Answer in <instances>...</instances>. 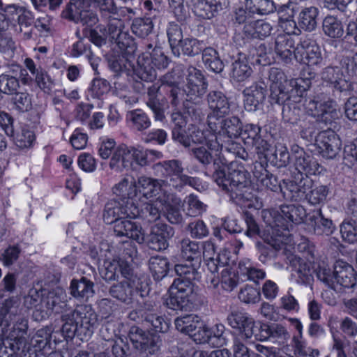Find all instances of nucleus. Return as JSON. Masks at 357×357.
<instances>
[{
	"instance_id": "64",
	"label": "nucleus",
	"mask_w": 357,
	"mask_h": 357,
	"mask_svg": "<svg viewBox=\"0 0 357 357\" xmlns=\"http://www.w3.org/2000/svg\"><path fill=\"white\" fill-rule=\"evenodd\" d=\"M209 333H211L209 344L213 347H221L227 344V338L225 335V327L223 324H215L209 328Z\"/></svg>"
},
{
	"instance_id": "50",
	"label": "nucleus",
	"mask_w": 357,
	"mask_h": 357,
	"mask_svg": "<svg viewBox=\"0 0 357 357\" xmlns=\"http://www.w3.org/2000/svg\"><path fill=\"white\" fill-rule=\"evenodd\" d=\"M317 8L311 6L301 10L298 17L299 26L307 31H312L317 26Z\"/></svg>"
},
{
	"instance_id": "22",
	"label": "nucleus",
	"mask_w": 357,
	"mask_h": 357,
	"mask_svg": "<svg viewBox=\"0 0 357 357\" xmlns=\"http://www.w3.org/2000/svg\"><path fill=\"white\" fill-rule=\"evenodd\" d=\"M66 298V294L62 289H54L42 298V305L50 312L64 314L71 310Z\"/></svg>"
},
{
	"instance_id": "26",
	"label": "nucleus",
	"mask_w": 357,
	"mask_h": 357,
	"mask_svg": "<svg viewBox=\"0 0 357 357\" xmlns=\"http://www.w3.org/2000/svg\"><path fill=\"white\" fill-rule=\"evenodd\" d=\"M266 85L263 82L254 83L243 90L244 103L247 110L255 111L263 104L266 96Z\"/></svg>"
},
{
	"instance_id": "5",
	"label": "nucleus",
	"mask_w": 357,
	"mask_h": 357,
	"mask_svg": "<svg viewBox=\"0 0 357 357\" xmlns=\"http://www.w3.org/2000/svg\"><path fill=\"white\" fill-rule=\"evenodd\" d=\"M203 139L199 142H192V144L196 146L190 149V155L198 162L204 167L213 164L214 169H218V166L221 165L220 159L217 160V156L220 151H222L223 146L217 139V136L211 134L208 130H203Z\"/></svg>"
},
{
	"instance_id": "13",
	"label": "nucleus",
	"mask_w": 357,
	"mask_h": 357,
	"mask_svg": "<svg viewBox=\"0 0 357 357\" xmlns=\"http://www.w3.org/2000/svg\"><path fill=\"white\" fill-rule=\"evenodd\" d=\"M294 55L298 62L309 66H319L322 61L319 47L314 40L307 38L301 39L294 51Z\"/></svg>"
},
{
	"instance_id": "16",
	"label": "nucleus",
	"mask_w": 357,
	"mask_h": 357,
	"mask_svg": "<svg viewBox=\"0 0 357 357\" xmlns=\"http://www.w3.org/2000/svg\"><path fill=\"white\" fill-rule=\"evenodd\" d=\"M169 296L165 301L166 306L174 310H182L190 303L193 287L188 282L183 283L174 280L169 289Z\"/></svg>"
},
{
	"instance_id": "31",
	"label": "nucleus",
	"mask_w": 357,
	"mask_h": 357,
	"mask_svg": "<svg viewBox=\"0 0 357 357\" xmlns=\"http://www.w3.org/2000/svg\"><path fill=\"white\" fill-rule=\"evenodd\" d=\"M233 59L234 61L231 65L230 77L237 82L246 80L252 73V68L248 63V56L245 53L239 52Z\"/></svg>"
},
{
	"instance_id": "4",
	"label": "nucleus",
	"mask_w": 357,
	"mask_h": 357,
	"mask_svg": "<svg viewBox=\"0 0 357 357\" xmlns=\"http://www.w3.org/2000/svg\"><path fill=\"white\" fill-rule=\"evenodd\" d=\"M179 77L178 74L175 70H172L160 79V85L153 84L147 88L146 105L153 112L155 121H162L165 118L163 104L160 99L161 90L167 93L173 107H177L180 104L183 93L178 87Z\"/></svg>"
},
{
	"instance_id": "9",
	"label": "nucleus",
	"mask_w": 357,
	"mask_h": 357,
	"mask_svg": "<svg viewBox=\"0 0 357 357\" xmlns=\"http://www.w3.org/2000/svg\"><path fill=\"white\" fill-rule=\"evenodd\" d=\"M138 194L147 199L158 196L157 200L165 203H167L173 196L164 188L163 181L145 176H139L137 181L134 180V188H132L130 195H135V197Z\"/></svg>"
},
{
	"instance_id": "18",
	"label": "nucleus",
	"mask_w": 357,
	"mask_h": 357,
	"mask_svg": "<svg viewBox=\"0 0 357 357\" xmlns=\"http://www.w3.org/2000/svg\"><path fill=\"white\" fill-rule=\"evenodd\" d=\"M261 127L253 123L246 124L242 130L241 135L245 144L251 146L254 151L261 158L265 155V153L269 150L270 144L264 139L261 135Z\"/></svg>"
},
{
	"instance_id": "45",
	"label": "nucleus",
	"mask_w": 357,
	"mask_h": 357,
	"mask_svg": "<svg viewBox=\"0 0 357 357\" xmlns=\"http://www.w3.org/2000/svg\"><path fill=\"white\" fill-rule=\"evenodd\" d=\"M190 264H179L174 266V270L178 278L174 280H178L183 283L188 282L190 286L193 287L192 282L197 280L199 277L198 268L200 266H195L193 261H189Z\"/></svg>"
},
{
	"instance_id": "3",
	"label": "nucleus",
	"mask_w": 357,
	"mask_h": 357,
	"mask_svg": "<svg viewBox=\"0 0 357 357\" xmlns=\"http://www.w3.org/2000/svg\"><path fill=\"white\" fill-rule=\"evenodd\" d=\"M63 322L61 332L66 338L75 336L81 340H87L98 325V316L90 305H81L69 313L62 314Z\"/></svg>"
},
{
	"instance_id": "35",
	"label": "nucleus",
	"mask_w": 357,
	"mask_h": 357,
	"mask_svg": "<svg viewBox=\"0 0 357 357\" xmlns=\"http://www.w3.org/2000/svg\"><path fill=\"white\" fill-rule=\"evenodd\" d=\"M182 257L187 261H193L195 266L201 265V242L185 238L178 243Z\"/></svg>"
},
{
	"instance_id": "54",
	"label": "nucleus",
	"mask_w": 357,
	"mask_h": 357,
	"mask_svg": "<svg viewBox=\"0 0 357 357\" xmlns=\"http://www.w3.org/2000/svg\"><path fill=\"white\" fill-rule=\"evenodd\" d=\"M12 109L18 113H24L31 110L32 100L27 92H18L13 94L10 101Z\"/></svg>"
},
{
	"instance_id": "1",
	"label": "nucleus",
	"mask_w": 357,
	"mask_h": 357,
	"mask_svg": "<svg viewBox=\"0 0 357 357\" xmlns=\"http://www.w3.org/2000/svg\"><path fill=\"white\" fill-rule=\"evenodd\" d=\"M18 299L10 297L0 308V357H24L30 350L28 319L20 314Z\"/></svg>"
},
{
	"instance_id": "6",
	"label": "nucleus",
	"mask_w": 357,
	"mask_h": 357,
	"mask_svg": "<svg viewBox=\"0 0 357 357\" xmlns=\"http://www.w3.org/2000/svg\"><path fill=\"white\" fill-rule=\"evenodd\" d=\"M172 122L174 124L172 129V139L176 143L185 148L190 149L192 142H199L203 139V130L190 124L187 129V119L180 112H175L171 116Z\"/></svg>"
},
{
	"instance_id": "41",
	"label": "nucleus",
	"mask_w": 357,
	"mask_h": 357,
	"mask_svg": "<svg viewBox=\"0 0 357 357\" xmlns=\"http://www.w3.org/2000/svg\"><path fill=\"white\" fill-rule=\"evenodd\" d=\"M100 14L102 20H107L114 16L121 17L126 13L134 14V11L130 8H119L114 0H97L95 1Z\"/></svg>"
},
{
	"instance_id": "58",
	"label": "nucleus",
	"mask_w": 357,
	"mask_h": 357,
	"mask_svg": "<svg viewBox=\"0 0 357 357\" xmlns=\"http://www.w3.org/2000/svg\"><path fill=\"white\" fill-rule=\"evenodd\" d=\"M153 23L151 17H137L131 25L132 32L139 38H145L151 33Z\"/></svg>"
},
{
	"instance_id": "20",
	"label": "nucleus",
	"mask_w": 357,
	"mask_h": 357,
	"mask_svg": "<svg viewBox=\"0 0 357 357\" xmlns=\"http://www.w3.org/2000/svg\"><path fill=\"white\" fill-rule=\"evenodd\" d=\"M312 181L302 176L298 181H283L281 192L284 199L300 202L305 199L307 192L311 188Z\"/></svg>"
},
{
	"instance_id": "23",
	"label": "nucleus",
	"mask_w": 357,
	"mask_h": 357,
	"mask_svg": "<svg viewBox=\"0 0 357 357\" xmlns=\"http://www.w3.org/2000/svg\"><path fill=\"white\" fill-rule=\"evenodd\" d=\"M321 77L324 82L340 92L349 91L353 89L351 82L347 79L342 68L339 66L326 67L321 71Z\"/></svg>"
},
{
	"instance_id": "49",
	"label": "nucleus",
	"mask_w": 357,
	"mask_h": 357,
	"mask_svg": "<svg viewBox=\"0 0 357 357\" xmlns=\"http://www.w3.org/2000/svg\"><path fill=\"white\" fill-rule=\"evenodd\" d=\"M272 31L270 23L263 20H256L251 25H245L243 32L252 38L262 39L268 36Z\"/></svg>"
},
{
	"instance_id": "21",
	"label": "nucleus",
	"mask_w": 357,
	"mask_h": 357,
	"mask_svg": "<svg viewBox=\"0 0 357 357\" xmlns=\"http://www.w3.org/2000/svg\"><path fill=\"white\" fill-rule=\"evenodd\" d=\"M320 154L326 159H333L337 155L341 146L340 138L331 130L324 131L316 139Z\"/></svg>"
},
{
	"instance_id": "14",
	"label": "nucleus",
	"mask_w": 357,
	"mask_h": 357,
	"mask_svg": "<svg viewBox=\"0 0 357 357\" xmlns=\"http://www.w3.org/2000/svg\"><path fill=\"white\" fill-rule=\"evenodd\" d=\"M292 158L295 169L301 174L307 178L311 175L319 174L324 170V167L312 157L307 153L304 149L298 145L291 147Z\"/></svg>"
},
{
	"instance_id": "25",
	"label": "nucleus",
	"mask_w": 357,
	"mask_h": 357,
	"mask_svg": "<svg viewBox=\"0 0 357 357\" xmlns=\"http://www.w3.org/2000/svg\"><path fill=\"white\" fill-rule=\"evenodd\" d=\"M268 77L271 82L270 98L274 103L284 102L286 95L282 84L287 81L285 74L281 69L273 67L268 70Z\"/></svg>"
},
{
	"instance_id": "43",
	"label": "nucleus",
	"mask_w": 357,
	"mask_h": 357,
	"mask_svg": "<svg viewBox=\"0 0 357 357\" xmlns=\"http://www.w3.org/2000/svg\"><path fill=\"white\" fill-rule=\"evenodd\" d=\"M129 153L131 167L134 162L141 167L149 165L153 158H160L162 156V153L158 151L151 149L139 150L134 147H129Z\"/></svg>"
},
{
	"instance_id": "33",
	"label": "nucleus",
	"mask_w": 357,
	"mask_h": 357,
	"mask_svg": "<svg viewBox=\"0 0 357 357\" xmlns=\"http://www.w3.org/2000/svg\"><path fill=\"white\" fill-rule=\"evenodd\" d=\"M161 181L164 182L165 189L167 186H169L178 191H181L185 185H189L200 192L206 190L205 185L199 178L189 176L184 174L168 177Z\"/></svg>"
},
{
	"instance_id": "32",
	"label": "nucleus",
	"mask_w": 357,
	"mask_h": 357,
	"mask_svg": "<svg viewBox=\"0 0 357 357\" xmlns=\"http://www.w3.org/2000/svg\"><path fill=\"white\" fill-rule=\"evenodd\" d=\"M335 289L337 285L344 288H352L356 283V273L354 268L344 261H337L335 264Z\"/></svg>"
},
{
	"instance_id": "7",
	"label": "nucleus",
	"mask_w": 357,
	"mask_h": 357,
	"mask_svg": "<svg viewBox=\"0 0 357 357\" xmlns=\"http://www.w3.org/2000/svg\"><path fill=\"white\" fill-rule=\"evenodd\" d=\"M128 337L133 347L143 357L155 355L160 351L162 340L156 333L145 331L138 326H132Z\"/></svg>"
},
{
	"instance_id": "47",
	"label": "nucleus",
	"mask_w": 357,
	"mask_h": 357,
	"mask_svg": "<svg viewBox=\"0 0 357 357\" xmlns=\"http://www.w3.org/2000/svg\"><path fill=\"white\" fill-rule=\"evenodd\" d=\"M202 53V61L206 68L215 73H220L223 70V62L214 48L204 46Z\"/></svg>"
},
{
	"instance_id": "39",
	"label": "nucleus",
	"mask_w": 357,
	"mask_h": 357,
	"mask_svg": "<svg viewBox=\"0 0 357 357\" xmlns=\"http://www.w3.org/2000/svg\"><path fill=\"white\" fill-rule=\"evenodd\" d=\"M253 174L257 181L266 188L273 192H276L278 190H281L282 185L277 177L270 173L262 162H255Z\"/></svg>"
},
{
	"instance_id": "59",
	"label": "nucleus",
	"mask_w": 357,
	"mask_h": 357,
	"mask_svg": "<svg viewBox=\"0 0 357 357\" xmlns=\"http://www.w3.org/2000/svg\"><path fill=\"white\" fill-rule=\"evenodd\" d=\"M127 118L132 123V127L138 131L146 130L151 125V119L142 109H134L128 112Z\"/></svg>"
},
{
	"instance_id": "34",
	"label": "nucleus",
	"mask_w": 357,
	"mask_h": 357,
	"mask_svg": "<svg viewBox=\"0 0 357 357\" xmlns=\"http://www.w3.org/2000/svg\"><path fill=\"white\" fill-rule=\"evenodd\" d=\"M336 102L331 98L323 100L320 98L317 104V109L319 112L318 116H311L316 119V121L324 122L325 124L331 123L333 120L338 118L339 111L337 109Z\"/></svg>"
},
{
	"instance_id": "55",
	"label": "nucleus",
	"mask_w": 357,
	"mask_h": 357,
	"mask_svg": "<svg viewBox=\"0 0 357 357\" xmlns=\"http://www.w3.org/2000/svg\"><path fill=\"white\" fill-rule=\"evenodd\" d=\"M330 192V187L328 185H317L307 192L305 199L312 206L323 204L326 202Z\"/></svg>"
},
{
	"instance_id": "61",
	"label": "nucleus",
	"mask_w": 357,
	"mask_h": 357,
	"mask_svg": "<svg viewBox=\"0 0 357 357\" xmlns=\"http://www.w3.org/2000/svg\"><path fill=\"white\" fill-rule=\"evenodd\" d=\"M256 13L248 0H245V6L240 7L235 11L234 20L239 24L251 25L256 20Z\"/></svg>"
},
{
	"instance_id": "62",
	"label": "nucleus",
	"mask_w": 357,
	"mask_h": 357,
	"mask_svg": "<svg viewBox=\"0 0 357 357\" xmlns=\"http://www.w3.org/2000/svg\"><path fill=\"white\" fill-rule=\"evenodd\" d=\"M20 81L15 76L3 73L0 75V92L6 95H13L20 89Z\"/></svg>"
},
{
	"instance_id": "37",
	"label": "nucleus",
	"mask_w": 357,
	"mask_h": 357,
	"mask_svg": "<svg viewBox=\"0 0 357 357\" xmlns=\"http://www.w3.org/2000/svg\"><path fill=\"white\" fill-rule=\"evenodd\" d=\"M309 220L316 234L329 236L335 230V225L331 218L325 215L321 208L311 215Z\"/></svg>"
},
{
	"instance_id": "12",
	"label": "nucleus",
	"mask_w": 357,
	"mask_h": 357,
	"mask_svg": "<svg viewBox=\"0 0 357 357\" xmlns=\"http://www.w3.org/2000/svg\"><path fill=\"white\" fill-rule=\"evenodd\" d=\"M227 320L231 328L239 331L242 338L248 340L255 337L257 340L261 323L255 322L247 313L240 311L231 312L227 316Z\"/></svg>"
},
{
	"instance_id": "48",
	"label": "nucleus",
	"mask_w": 357,
	"mask_h": 357,
	"mask_svg": "<svg viewBox=\"0 0 357 357\" xmlns=\"http://www.w3.org/2000/svg\"><path fill=\"white\" fill-rule=\"evenodd\" d=\"M134 216L132 219L139 218L142 220L151 223L155 222L160 218V210L152 203H145L140 208L135 203Z\"/></svg>"
},
{
	"instance_id": "24",
	"label": "nucleus",
	"mask_w": 357,
	"mask_h": 357,
	"mask_svg": "<svg viewBox=\"0 0 357 357\" xmlns=\"http://www.w3.org/2000/svg\"><path fill=\"white\" fill-rule=\"evenodd\" d=\"M107 326H102L100 333L103 340H100L98 346H101L102 349L105 347H111L112 355L114 357H128L132 354V350L126 337H117L115 339L112 338L105 334L107 331Z\"/></svg>"
},
{
	"instance_id": "52",
	"label": "nucleus",
	"mask_w": 357,
	"mask_h": 357,
	"mask_svg": "<svg viewBox=\"0 0 357 357\" xmlns=\"http://www.w3.org/2000/svg\"><path fill=\"white\" fill-rule=\"evenodd\" d=\"M149 269L155 280L165 278L169 269V262L165 257L154 256L149 259Z\"/></svg>"
},
{
	"instance_id": "46",
	"label": "nucleus",
	"mask_w": 357,
	"mask_h": 357,
	"mask_svg": "<svg viewBox=\"0 0 357 357\" xmlns=\"http://www.w3.org/2000/svg\"><path fill=\"white\" fill-rule=\"evenodd\" d=\"M17 20L20 32L23 34V38L30 40L33 36V28L35 22L33 14L26 8H22L19 10V16Z\"/></svg>"
},
{
	"instance_id": "15",
	"label": "nucleus",
	"mask_w": 357,
	"mask_h": 357,
	"mask_svg": "<svg viewBox=\"0 0 357 357\" xmlns=\"http://www.w3.org/2000/svg\"><path fill=\"white\" fill-rule=\"evenodd\" d=\"M186 84L184 91L188 100L197 102L206 93L208 83L202 72L194 66L187 68Z\"/></svg>"
},
{
	"instance_id": "8",
	"label": "nucleus",
	"mask_w": 357,
	"mask_h": 357,
	"mask_svg": "<svg viewBox=\"0 0 357 357\" xmlns=\"http://www.w3.org/2000/svg\"><path fill=\"white\" fill-rule=\"evenodd\" d=\"M306 216V211L303 206L299 204H282L275 215L273 223L270 224L271 227L276 231V234L280 236V229L286 231H289L292 224L298 225L303 222Z\"/></svg>"
},
{
	"instance_id": "57",
	"label": "nucleus",
	"mask_w": 357,
	"mask_h": 357,
	"mask_svg": "<svg viewBox=\"0 0 357 357\" xmlns=\"http://www.w3.org/2000/svg\"><path fill=\"white\" fill-rule=\"evenodd\" d=\"M154 169L160 170L165 178L183 174L182 162L178 160H170L154 165Z\"/></svg>"
},
{
	"instance_id": "40",
	"label": "nucleus",
	"mask_w": 357,
	"mask_h": 357,
	"mask_svg": "<svg viewBox=\"0 0 357 357\" xmlns=\"http://www.w3.org/2000/svg\"><path fill=\"white\" fill-rule=\"evenodd\" d=\"M129 153V147L122 145L116 148L109 161V167L111 169L121 172L125 169L131 167V160Z\"/></svg>"
},
{
	"instance_id": "44",
	"label": "nucleus",
	"mask_w": 357,
	"mask_h": 357,
	"mask_svg": "<svg viewBox=\"0 0 357 357\" xmlns=\"http://www.w3.org/2000/svg\"><path fill=\"white\" fill-rule=\"evenodd\" d=\"M281 104H283L282 111L283 122L290 125H298L305 114L301 109V104L289 100H287L280 105Z\"/></svg>"
},
{
	"instance_id": "42",
	"label": "nucleus",
	"mask_w": 357,
	"mask_h": 357,
	"mask_svg": "<svg viewBox=\"0 0 357 357\" xmlns=\"http://www.w3.org/2000/svg\"><path fill=\"white\" fill-rule=\"evenodd\" d=\"M287 260L292 271L297 274L301 282L303 284L310 282L312 278L310 264L305 260L295 255L288 256Z\"/></svg>"
},
{
	"instance_id": "29",
	"label": "nucleus",
	"mask_w": 357,
	"mask_h": 357,
	"mask_svg": "<svg viewBox=\"0 0 357 357\" xmlns=\"http://www.w3.org/2000/svg\"><path fill=\"white\" fill-rule=\"evenodd\" d=\"M295 42L288 34H278L274 42V51L278 58L284 63H291L295 50Z\"/></svg>"
},
{
	"instance_id": "56",
	"label": "nucleus",
	"mask_w": 357,
	"mask_h": 357,
	"mask_svg": "<svg viewBox=\"0 0 357 357\" xmlns=\"http://www.w3.org/2000/svg\"><path fill=\"white\" fill-rule=\"evenodd\" d=\"M323 31L324 33L333 38H340L344 34L342 22L335 17L326 16L323 21Z\"/></svg>"
},
{
	"instance_id": "60",
	"label": "nucleus",
	"mask_w": 357,
	"mask_h": 357,
	"mask_svg": "<svg viewBox=\"0 0 357 357\" xmlns=\"http://www.w3.org/2000/svg\"><path fill=\"white\" fill-rule=\"evenodd\" d=\"M167 34L172 52L176 54V52H178L180 43L184 40L182 29L175 22H169L167 29Z\"/></svg>"
},
{
	"instance_id": "2",
	"label": "nucleus",
	"mask_w": 357,
	"mask_h": 357,
	"mask_svg": "<svg viewBox=\"0 0 357 357\" xmlns=\"http://www.w3.org/2000/svg\"><path fill=\"white\" fill-rule=\"evenodd\" d=\"M227 161L224 159L221 165L214 171L213 177L217 185L225 192L237 205L249 206L254 197L250 191L251 186L250 174L243 166H238L235 162H231L225 167Z\"/></svg>"
},
{
	"instance_id": "28",
	"label": "nucleus",
	"mask_w": 357,
	"mask_h": 357,
	"mask_svg": "<svg viewBox=\"0 0 357 357\" xmlns=\"http://www.w3.org/2000/svg\"><path fill=\"white\" fill-rule=\"evenodd\" d=\"M128 219L122 218L114 225L115 235L132 238L139 243H144V234L141 225Z\"/></svg>"
},
{
	"instance_id": "11",
	"label": "nucleus",
	"mask_w": 357,
	"mask_h": 357,
	"mask_svg": "<svg viewBox=\"0 0 357 357\" xmlns=\"http://www.w3.org/2000/svg\"><path fill=\"white\" fill-rule=\"evenodd\" d=\"M208 131L217 136L218 139V137L236 138L241 135L242 130V123L235 116L228 118L218 117L208 122Z\"/></svg>"
},
{
	"instance_id": "27",
	"label": "nucleus",
	"mask_w": 357,
	"mask_h": 357,
	"mask_svg": "<svg viewBox=\"0 0 357 357\" xmlns=\"http://www.w3.org/2000/svg\"><path fill=\"white\" fill-rule=\"evenodd\" d=\"M290 337L287 328L280 324L272 323L260 324L259 333L257 334V340L279 342L284 343Z\"/></svg>"
},
{
	"instance_id": "10",
	"label": "nucleus",
	"mask_w": 357,
	"mask_h": 357,
	"mask_svg": "<svg viewBox=\"0 0 357 357\" xmlns=\"http://www.w3.org/2000/svg\"><path fill=\"white\" fill-rule=\"evenodd\" d=\"M135 212L133 199H112L106 203L102 216L106 224L114 225L122 218L132 219Z\"/></svg>"
},
{
	"instance_id": "36",
	"label": "nucleus",
	"mask_w": 357,
	"mask_h": 357,
	"mask_svg": "<svg viewBox=\"0 0 357 357\" xmlns=\"http://www.w3.org/2000/svg\"><path fill=\"white\" fill-rule=\"evenodd\" d=\"M134 75L139 79L145 82H152L157 77L156 70L151 64L148 56L142 54L139 56L137 61V66L132 64V67Z\"/></svg>"
},
{
	"instance_id": "19",
	"label": "nucleus",
	"mask_w": 357,
	"mask_h": 357,
	"mask_svg": "<svg viewBox=\"0 0 357 357\" xmlns=\"http://www.w3.org/2000/svg\"><path fill=\"white\" fill-rule=\"evenodd\" d=\"M174 235V229L172 227L165 223H157L151 228L148 246L153 250H165L169 247V240Z\"/></svg>"
},
{
	"instance_id": "53",
	"label": "nucleus",
	"mask_w": 357,
	"mask_h": 357,
	"mask_svg": "<svg viewBox=\"0 0 357 357\" xmlns=\"http://www.w3.org/2000/svg\"><path fill=\"white\" fill-rule=\"evenodd\" d=\"M205 44L203 40H199L195 38H185L183 41L180 43L178 47V56L180 54V50L185 56L193 57L198 55L204 50Z\"/></svg>"
},
{
	"instance_id": "17",
	"label": "nucleus",
	"mask_w": 357,
	"mask_h": 357,
	"mask_svg": "<svg viewBox=\"0 0 357 357\" xmlns=\"http://www.w3.org/2000/svg\"><path fill=\"white\" fill-rule=\"evenodd\" d=\"M206 101L210 112L207 123L218 117H225L230 113V102L227 96L221 91L212 90L206 95Z\"/></svg>"
},
{
	"instance_id": "51",
	"label": "nucleus",
	"mask_w": 357,
	"mask_h": 357,
	"mask_svg": "<svg viewBox=\"0 0 357 357\" xmlns=\"http://www.w3.org/2000/svg\"><path fill=\"white\" fill-rule=\"evenodd\" d=\"M199 318L194 314H185L175 319L176 328L185 334L190 335L199 328Z\"/></svg>"
},
{
	"instance_id": "30",
	"label": "nucleus",
	"mask_w": 357,
	"mask_h": 357,
	"mask_svg": "<svg viewBox=\"0 0 357 357\" xmlns=\"http://www.w3.org/2000/svg\"><path fill=\"white\" fill-rule=\"evenodd\" d=\"M142 288V286L139 287L135 284V280L124 279L119 283L112 286L109 292L112 297L122 302L130 303L134 293Z\"/></svg>"
},
{
	"instance_id": "63",
	"label": "nucleus",
	"mask_w": 357,
	"mask_h": 357,
	"mask_svg": "<svg viewBox=\"0 0 357 357\" xmlns=\"http://www.w3.org/2000/svg\"><path fill=\"white\" fill-rule=\"evenodd\" d=\"M22 248L19 244L9 245L1 253L0 261L5 267H10L19 259Z\"/></svg>"
},
{
	"instance_id": "38",
	"label": "nucleus",
	"mask_w": 357,
	"mask_h": 357,
	"mask_svg": "<svg viewBox=\"0 0 357 357\" xmlns=\"http://www.w3.org/2000/svg\"><path fill=\"white\" fill-rule=\"evenodd\" d=\"M70 294L75 298L88 300L94 294V284L86 277L79 280L73 279L70 286Z\"/></svg>"
}]
</instances>
